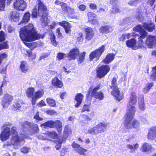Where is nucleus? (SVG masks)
I'll return each mask as SVG.
<instances>
[{"label": "nucleus", "instance_id": "obj_6", "mask_svg": "<svg viewBox=\"0 0 156 156\" xmlns=\"http://www.w3.org/2000/svg\"><path fill=\"white\" fill-rule=\"evenodd\" d=\"M100 87L101 84L100 83L93 88L91 86L88 90V94L87 96V97H88L89 96H90L91 97H94L99 100H102L104 98L103 93L101 91L99 92L97 91L100 88Z\"/></svg>", "mask_w": 156, "mask_h": 156}, {"label": "nucleus", "instance_id": "obj_20", "mask_svg": "<svg viewBox=\"0 0 156 156\" xmlns=\"http://www.w3.org/2000/svg\"><path fill=\"white\" fill-rule=\"evenodd\" d=\"M152 148L151 144L147 143H144L141 147L142 152H148L150 151Z\"/></svg>", "mask_w": 156, "mask_h": 156}, {"label": "nucleus", "instance_id": "obj_54", "mask_svg": "<svg viewBox=\"0 0 156 156\" xmlns=\"http://www.w3.org/2000/svg\"><path fill=\"white\" fill-rule=\"evenodd\" d=\"M112 11L113 13H117L120 12V10L118 8V6L117 5L113 6Z\"/></svg>", "mask_w": 156, "mask_h": 156}, {"label": "nucleus", "instance_id": "obj_30", "mask_svg": "<svg viewBox=\"0 0 156 156\" xmlns=\"http://www.w3.org/2000/svg\"><path fill=\"white\" fill-rule=\"evenodd\" d=\"M115 56V55L114 54H109L103 60V62L105 63H108L113 60Z\"/></svg>", "mask_w": 156, "mask_h": 156}, {"label": "nucleus", "instance_id": "obj_47", "mask_svg": "<svg viewBox=\"0 0 156 156\" xmlns=\"http://www.w3.org/2000/svg\"><path fill=\"white\" fill-rule=\"evenodd\" d=\"M59 24L60 26L64 27V29H65L66 28L69 27L71 26L70 23L65 21L59 22Z\"/></svg>", "mask_w": 156, "mask_h": 156}, {"label": "nucleus", "instance_id": "obj_27", "mask_svg": "<svg viewBox=\"0 0 156 156\" xmlns=\"http://www.w3.org/2000/svg\"><path fill=\"white\" fill-rule=\"evenodd\" d=\"M144 28L149 32H152L154 29L155 25L152 23H144L143 25Z\"/></svg>", "mask_w": 156, "mask_h": 156}, {"label": "nucleus", "instance_id": "obj_32", "mask_svg": "<svg viewBox=\"0 0 156 156\" xmlns=\"http://www.w3.org/2000/svg\"><path fill=\"white\" fill-rule=\"evenodd\" d=\"M55 123L54 121H50L41 124V127H43L44 128L46 127H55Z\"/></svg>", "mask_w": 156, "mask_h": 156}, {"label": "nucleus", "instance_id": "obj_60", "mask_svg": "<svg viewBox=\"0 0 156 156\" xmlns=\"http://www.w3.org/2000/svg\"><path fill=\"white\" fill-rule=\"evenodd\" d=\"M89 109L90 107L88 105H84L81 109V112H83L85 111L89 112L90 111Z\"/></svg>", "mask_w": 156, "mask_h": 156}, {"label": "nucleus", "instance_id": "obj_58", "mask_svg": "<svg viewBox=\"0 0 156 156\" xmlns=\"http://www.w3.org/2000/svg\"><path fill=\"white\" fill-rule=\"evenodd\" d=\"M71 145L75 151L80 147V145L76 143L75 141L73 142Z\"/></svg>", "mask_w": 156, "mask_h": 156}, {"label": "nucleus", "instance_id": "obj_1", "mask_svg": "<svg viewBox=\"0 0 156 156\" xmlns=\"http://www.w3.org/2000/svg\"><path fill=\"white\" fill-rule=\"evenodd\" d=\"M20 35L25 45L31 49L33 48L32 46L35 44L27 42H31L44 37L43 36L36 31L32 23H29L28 25L21 28L20 32Z\"/></svg>", "mask_w": 156, "mask_h": 156}, {"label": "nucleus", "instance_id": "obj_11", "mask_svg": "<svg viewBox=\"0 0 156 156\" xmlns=\"http://www.w3.org/2000/svg\"><path fill=\"white\" fill-rule=\"evenodd\" d=\"M13 99L12 96L9 94L5 95L2 99V105L3 108H7Z\"/></svg>", "mask_w": 156, "mask_h": 156}, {"label": "nucleus", "instance_id": "obj_33", "mask_svg": "<svg viewBox=\"0 0 156 156\" xmlns=\"http://www.w3.org/2000/svg\"><path fill=\"white\" fill-rule=\"evenodd\" d=\"M34 92V89L32 87L29 88L27 89L26 94L28 98H32Z\"/></svg>", "mask_w": 156, "mask_h": 156}, {"label": "nucleus", "instance_id": "obj_51", "mask_svg": "<svg viewBox=\"0 0 156 156\" xmlns=\"http://www.w3.org/2000/svg\"><path fill=\"white\" fill-rule=\"evenodd\" d=\"M5 0H0V11H2L4 10L5 6Z\"/></svg>", "mask_w": 156, "mask_h": 156}, {"label": "nucleus", "instance_id": "obj_40", "mask_svg": "<svg viewBox=\"0 0 156 156\" xmlns=\"http://www.w3.org/2000/svg\"><path fill=\"white\" fill-rule=\"evenodd\" d=\"M46 134L48 137L53 139H56L58 138V135L54 131L51 132H48L46 133Z\"/></svg>", "mask_w": 156, "mask_h": 156}, {"label": "nucleus", "instance_id": "obj_14", "mask_svg": "<svg viewBox=\"0 0 156 156\" xmlns=\"http://www.w3.org/2000/svg\"><path fill=\"white\" fill-rule=\"evenodd\" d=\"M79 55V51L78 49L75 48L72 49L68 53V57L69 60L75 59Z\"/></svg>", "mask_w": 156, "mask_h": 156}, {"label": "nucleus", "instance_id": "obj_59", "mask_svg": "<svg viewBox=\"0 0 156 156\" xmlns=\"http://www.w3.org/2000/svg\"><path fill=\"white\" fill-rule=\"evenodd\" d=\"M139 2L138 0H131L129 2V4L131 6H136Z\"/></svg>", "mask_w": 156, "mask_h": 156}, {"label": "nucleus", "instance_id": "obj_19", "mask_svg": "<svg viewBox=\"0 0 156 156\" xmlns=\"http://www.w3.org/2000/svg\"><path fill=\"white\" fill-rule=\"evenodd\" d=\"M126 44L128 47L132 48V49L136 50L138 49L137 43L134 39L127 41Z\"/></svg>", "mask_w": 156, "mask_h": 156}, {"label": "nucleus", "instance_id": "obj_17", "mask_svg": "<svg viewBox=\"0 0 156 156\" xmlns=\"http://www.w3.org/2000/svg\"><path fill=\"white\" fill-rule=\"evenodd\" d=\"M133 30L140 33L141 37L145 38L147 36V32L140 25H139L133 28Z\"/></svg>", "mask_w": 156, "mask_h": 156}, {"label": "nucleus", "instance_id": "obj_29", "mask_svg": "<svg viewBox=\"0 0 156 156\" xmlns=\"http://www.w3.org/2000/svg\"><path fill=\"white\" fill-rule=\"evenodd\" d=\"M139 147V144L136 143L133 145L131 144H128L126 145V147L130 150V152L133 153L135 152V150H137Z\"/></svg>", "mask_w": 156, "mask_h": 156}, {"label": "nucleus", "instance_id": "obj_34", "mask_svg": "<svg viewBox=\"0 0 156 156\" xmlns=\"http://www.w3.org/2000/svg\"><path fill=\"white\" fill-rule=\"evenodd\" d=\"M30 14L28 12H27L24 14L23 20L21 22V23H27L30 20Z\"/></svg>", "mask_w": 156, "mask_h": 156}, {"label": "nucleus", "instance_id": "obj_5", "mask_svg": "<svg viewBox=\"0 0 156 156\" xmlns=\"http://www.w3.org/2000/svg\"><path fill=\"white\" fill-rule=\"evenodd\" d=\"M47 8L45 11H44L43 9L41 11H39L37 10L36 7L35 9H33L32 16L33 17L37 18L38 16H41V21L43 26L47 25L49 22V20L48 19Z\"/></svg>", "mask_w": 156, "mask_h": 156}, {"label": "nucleus", "instance_id": "obj_38", "mask_svg": "<svg viewBox=\"0 0 156 156\" xmlns=\"http://www.w3.org/2000/svg\"><path fill=\"white\" fill-rule=\"evenodd\" d=\"M138 104L139 107L140 109L142 111H144L145 109V107L144 103V98L143 97L140 99Z\"/></svg>", "mask_w": 156, "mask_h": 156}, {"label": "nucleus", "instance_id": "obj_64", "mask_svg": "<svg viewBox=\"0 0 156 156\" xmlns=\"http://www.w3.org/2000/svg\"><path fill=\"white\" fill-rule=\"evenodd\" d=\"M56 31L58 37H63L62 33L60 32L59 28H57L56 29Z\"/></svg>", "mask_w": 156, "mask_h": 156}, {"label": "nucleus", "instance_id": "obj_25", "mask_svg": "<svg viewBox=\"0 0 156 156\" xmlns=\"http://www.w3.org/2000/svg\"><path fill=\"white\" fill-rule=\"evenodd\" d=\"M20 68L22 72L26 73L29 69L28 65L25 61L21 62Z\"/></svg>", "mask_w": 156, "mask_h": 156}, {"label": "nucleus", "instance_id": "obj_62", "mask_svg": "<svg viewBox=\"0 0 156 156\" xmlns=\"http://www.w3.org/2000/svg\"><path fill=\"white\" fill-rule=\"evenodd\" d=\"M81 116L84 119L87 121H90L91 120V119L89 116L85 114H82L81 115Z\"/></svg>", "mask_w": 156, "mask_h": 156}, {"label": "nucleus", "instance_id": "obj_61", "mask_svg": "<svg viewBox=\"0 0 156 156\" xmlns=\"http://www.w3.org/2000/svg\"><path fill=\"white\" fill-rule=\"evenodd\" d=\"M30 150V148L27 147H23L21 149V152L24 153H27Z\"/></svg>", "mask_w": 156, "mask_h": 156}, {"label": "nucleus", "instance_id": "obj_10", "mask_svg": "<svg viewBox=\"0 0 156 156\" xmlns=\"http://www.w3.org/2000/svg\"><path fill=\"white\" fill-rule=\"evenodd\" d=\"M104 46H102L96 50L92 52L90 55V59L92 60L95 58H97V60L98 59L100 56L104 51Z\"/></svg>", "mask_w": 156, "mask_h": 156}, {"label": "nucleus", "instance_id": "obj_63", "mask_svg": "<svg viewBox=\"0 0 156 156\" xmlns=\"http://www.w3.org/2000/svg\"><path fill=\"white\" fill-rule=\"evenodd\" d=\"M34 119L39 121H41L43 119L42 118H41L39 117L38 112H37V114L34 116Z\"/></svg>", "mask_w": 156, "mask_h": 156}, {"label": "nucleus", "instance_id": "obj_36", "mask_svg": "<svg viewBox=\"0 0 156 156\" xmlns=\"http://www.w3.org/2000/svg\"><path fill=\"white\" fill-rule=\"evenodd\" d=\"M55 123V127H56L57 130L58 132H60L62 130V123L61 122L58 120H57L54 122Z\"/></svg>", "mask_w": 156, "mask_h": 156}, {"label": "nucleus", "instance_id": "obj_16", "mask_svg": "<svg viewBox=\"0 0 156 156\" xmlns=\"http://www.w3.org/2000/svg\"><path fill=\"white\" fill-rule=\"evenodd\" d=\"M156 137V126L151 128L148 130L147 135L148 139L151 140H154Z\"/></svg>", "mask_w": 156, "mask_h": 156}, {"label": "nucleus", "instance_id": "obj_53", "mask_svg": "<svg viewBox=\"0 0 156 156\" xmlns=\"http://www.w3.org/2000/svg\"><path fill=\"white\" fill-rule=\"evenodd\" d=\"M85 54V52H84L80 54L79 60H78L79 63H81L83 62L84 59Z\"/></svg>", "mask_w": 156, "mask_h": 156}, {"label": "nucleus", "instance_id": "obj_4", "mask_svg": "<svg viewBox=\"0 0 156 156\" xmlns=\"http://www.w3.org/2000/svg\"><path fill=\"white\" fill-rule=\"evenodd\" d=\"M21 127L23 131L24 132L27 131L28 128L29 129L30 134L32 135L37 133L38 130V126L36 124L29 122L27 121L23 122L21 123ZM20 136H25V139L26 136L25 135L24 133H22L20 134Z\"/></svg>", "mask_w": 156, "mask_h": 156}, {"label": "nucleus", "instance_id": "obj_48", "mask_svg": "<svg viewBox=\"0 0 156 156\" xmlns=\"http://www.w3.org/2000/svg\"><path fill=\"white\" fill-rule=\"evenodd\" d=\"M87 150L83 148L82 147H80L78 148L76 151L79 154L81 155H83L84 154L85 152H86Z\"/></svg>", "mask_w": 156, "mask_h": 156}, {"label": "nucleus", "instance_id": "obj_55", "mask_svg": "<svg viewBox=\"0 0 156 156\" xmlns=\"http://www.w3.org/2000/svg\"><path fill=\"white\" fill-rule=\"evenodd\" d=\"M66 56V54L62 53H59L57 56V58L59 60H61L63 59L64 57Z\"/></svg>", "mask_w": 156, "mask_h": 156}, {"label": "nucleus", "instance_id": "obj_45", "mask_svg": "<svg viewBox=\"0 0 156 156\" xmlns=\"http://www.w3.org/2000/svg\"><path fill=\"white\" fill-rule=\"evenodd\" d=\"M88 21L89 22L93 19L96 18L97 15L94 13L89 12L87 13Z\"/></svg>", "mask_w": 156, "mask_h": 156}, {"label": "nucleus", "instance_id": "obj_37", "mask_svg": "<svg viewBox=\"0 0 156 156\" xmlns=\"http://www.w3.org/2000/svg\"><path fill=\"white\" fill-rule=\"evenodd\" d=\"M37 1L38 4L37 10H39V11H41L42 9L44 11H45L47 8L44 5L43 3L40 0H37Z\"/></svg>", "mask_w": 156, "mask_h": 156}, {"label": "nucleus", "instance_id": "obj_22", "mask_svg": "<svg viewBox=\"0 0 156 156\" xmlns=\"http://www.w3.org/2000/svg\"><path fill=\"white\" fill-rule=\"evenodd\" d=\"M62 7V10L64 12L69 15H72L75 13L74 9L67 6L66 4H64Z\"/></svg>", "mask_w": 156, "mask_h": 156}, {"label": "nucleus", "instance_id": "obj_28", "mask_svg": "<svg viewBox=\"0 0 156 156\" xmlns=\"http://www.w3.org/2000/svg\"><path fill=\"white\" fill-rule=\"evenodd\" d=\"M83 98V95L80 94H78L75 96V100L77 101V103L75 105L76 107H78L82 103Z\"/></svg>", "mask_w": 156, "mask_h": 156}, {"label": "nucleus", "instance_id": "obj_31", "mask_svg": "<svg viewBox=\"0 0 156 156\" xmlns=\"http://www.w3.org/2000/svg\"><path fill=\"white\" fill-rule=\"evenodd\" d=\"M23 52L24 54L28 56L29 57V58L31 59H33L36 58L35 54H33L30 50H27L24 49L23 50Z\"/></svg>", "mask_w": 156, "mask_h": 156}, {"label": "nucleus", "instance_id": "obj_50", "mask_svg": "<svg viewBox=\"0 0 156 156\" xmlns=\"http://www.w3.org/2000/svg\"><path fill=\"white\" fill-rule=\"evenodd\" d=\"M151 77L154 80H156V66L152 68Z\"/></svg>", "mask_w": 156, "mask_h": 156}, {"label": "nucleus", "instance_id": "obj_7", "mask_svg": "<svg viewBox=\"0 0 156 156\" xmlns=\"http://www.w3.org/2000/svg\"><path fill=\"white\" fill-rule=\"evenodd\" d=\"M108 65L102 66L99 67L97 70V76L99 78L104 77L110 70Z\"/></svg>", "mask_w": 156, "mask_h": 156}, {"label": "nucleus", "instance_id": "obj_52", "mask_svg": "<svg viewBox=\"0 0 156 156\" xmlns=\"http://www.w3.org/2000/svg\"><path fill=\"white\" fill-rule=\"evenodd\" d=\"M83 34L81 32L79 33L77 38V41L80 43H81L83 42Z\"/></svg>", "mask_w": 156, "mask_h": 156}, {"label": "nucleus", "instance_id": "obj_43", "mask_svg": "<svg viewBox=\"0 0 156 156\" xmlns=\"http://www.w3.org/2000/svg\"><path fill=\"white\" fill-rule=\"evenodd\" d=\"M47 102L51 106L55 107L56 106V103L54 100L50 98H48L47 99Z\"/></svg>", "mask_w": 156, "mask_h": 156}, {"label": "nucleus", "instance_id": "obj_35", "mask_svg": "<svg viewBox=\"0 0 156 156\" xmlns=\"http://www.w3.org/2000/svg\"><path fill=\"white\" fill-rule=\"evenodd\" d=\"M134 33H133L131 34L128 33L127 34H123L119 38L120 41H124L126 38H129L130 36H134Z\"/></svg>", "mask_w": 156, "mask_h": 156}, {"label": "nucleus", "instance_id": "obj_8", "mask_svg": "<svg viewBox=\"0 0 156 156\" xmlns=\"http://www.w3.org/2000/svg\"><path fill=\"white\" fill-rule=\"evenodd\" d=\"M14 8L19 11H23L27 7V4L23 0H16L13 5Z\"/></svg>", "mask_w": 156, "mask_h": 156}, {"label": "nucleus", "instance_id": "obj_49", "mask_svg": "<svg viewBox=\"0 0 156 156\" xmlns=\"http://www.w3.org/2000/svg\"><path fill=\"white\" fill-rule=\"evenodd\" d=\"M145 38L141 37V36H140V37L138 38L139 40L138 43L137 44V45L138 47V48H141L143 46L144 44V42L142 40L143 39Z\"/></svg>", "mask_w": 156, "mask_h": 156}, {"label": "nucleus", "instance_id": "obj_57", "mask_svg": "<svg viewBox=\"0 0 156 156\" xmlns=\"http://www.w3.org/2000/svg\"><path fill=\"white\" fill-rule=\"evenodd\" d=\"M8 45L6 42H3L0 44V50L2 49L8 48Z\"/></svg>", "mask_w": 156, "mask_h": 156}, {"label": "nucleus", "instance_id": "obj_44", "mask_svg": "<svg viewBox=\"0 0 156 156\" xmlns=\"http://www.w3.org/2000/svg\"><path fill=\"white\" fill-rule=\"evenodd\" d=\"M131 22V19L129 18H127L120 21L119 25H124Z\"/></svg>", "mask_w": 156, "mask_h": 156}, {"label": "nucleus", "instance_id": "obj_26", "mask_svg": "<svg viewBox=\"0 0 156 156\" xmlns=\"http://www.w3.org/2000/svg\"><path fill=\"white\" fill-rule=\"evenodd\" d=\"M52 85L55 87L61 88L63 86L62 81L60 80L57 77H55L52 80Z\"/></svg>", "mask_w": 156, "mask_h": 156}, {"label": "nucleus", "instance_id": "obj_18", "mask_svg": "<svg viewBox=\"0 0 156 156\" xmlns=\"http://www.w3.org/2000/svg\"><path fill=\"white\" fill-rule=\"evenodd\" d=\"M107 124L105 123L100 122L95 126V128L98 133H101L105 131V129L107 126Z\"/></svg>", "mask_w": 156, "mask_h": 156}, {"label": "nucleus", "instance_id": "obj_23", "mask_svg": "<svg viewBox=\"0 0 156 156\" xmlns=\"http://www.w3.org/2000/svg\"><path fill=\"white\" fill-rule=\"evenodd\" d=\"M137 97L136 93L133 92L131 93L129 101L128 104L135 105L137 102Z\"/></svg>", "mask_w": 156, "mask_h": 156}, {"label": "nucleus", "instance_id": "obj_42", "mask_svg": "<svg viewBox=\"0 0 156 156\" xmlns=\"http://www.w3.org/2000/svg\"><path fill=\"white\" fill-rule=\"evenodd\" d=\"M65 140L66 139L65 138H63L59 140L55 146V148L57 150H59L60 149L62 144L65 142Z\"/></svg>", "mask_w": 156, "mask_h": 156}, {"label": "nucleus", "instance_id": "obj_24", "mask_svg": "<svg viewBox=\"0 0 156 156\" xmlns=\"http://www.w3.org/2000/svg\"><path fill=\"white\" fill-rule=\"evenodd\" d=\"M11 20L14 22H17L19 20V13L16 11H12L10 14Z\"/></svg>", "mask_w": 156, "mask_h": 156}, {"label": "nucleus", "instance_id": "obj_41", "mask_svg": "<svg viewBox=\"0 0 156 156\" xmlns=\"http://www.w3.org/2000/svg\"><path fill=\"white\" fill-rule=\"evenodd\" d=\"M50 35V38L51 43L54 46H56L57 45L58 42L56 41L55 35L53 32H51Z\"/></svg>", "mask_w": 156, "mask_h": 156}, {"label": "nucleus", "instance_id": "obj_21", "mask_svg": "<svg viewBox=\"0 0 156 156\" xmlns=\"http://www.w3.org/2000/svg\"><path fill=\"white\" fill-rule=\"evenodd\" d=\"M113 30L112 27L109 26H102L99 29L100 32L102 33H108L112 31Z\"/></svg>", "mask_w": 156, "mask_h": 156}, {"label": "nucleus", "instance_id": "obj_15", "mask_svg": "<svg viewBox=\"0 0 156 156\" xmlns=\"http://www.w3.org/2000/svg\"><path fill=\"white\" fill-rule=\"evenodd\" d=\"M86 33V39L90 41L92 39L94 35V30L90 27H88L85 30Z\"/></svg>", "mask_w": 156, "mask_h": 156}, {"label": "nucleus", "instance_id": "obj_13", "mask_svg": "<svg viewBox=\"0 0 156 156\" xmlns=\"http://www.w3.org/2000/svg\"><path fill=\"white\" fill-rule=\"evenodd\" d=\"M147 46L151 48L156 44V37L154 36L149 35L146 41Z\"/></svg>", "mask_w": 156, "mask_h": 156}, {"label": "nucleus", "instance_id": "obj_3", "mask_svg": "<svg viewBox=\"0 0 156 156\" xmlns=\"http://www.w3.org/2000/svg\"><path fill=\"white\" fill-rule=\"evenodd\" d=\"M134 105L133 104L127 105L128 113L125 116L124 126L126 128L128 129L133 128L137 129L140 126V123L137 120H133L136 111V109Z\"/></svg>", "mask_w": 156, "mask_h": 156}, {"label": "nucleus", "instance_id": "obj_39", "mask_svg": "<svg viewBox=\"0 0 156 156\" xmlns=\"http://www.w3.org/2000/svg\"><path fill=\"white\" fill-rule=\"evenodd\" d=\"M153 85V84L152 83H148L143 88V92L145 94L147 93Z\"/></svg>", "mask_w": 156, "mask_h": 156}, {"label": "nucleus", "instance_id": "obj_46", "mask_svg": "<svg viewBox=\"0 0 156 156\" xmlns=\"http://www.w3.org/2000/svg\"><path fill=\"white\" fill-rule=\"evenodd\" d=\"M96 129L95 126L92 128L89 129L87 133L91 134L93 135L98 134V133Z\"/></svg>", "mask_w": 156, "mask_h": 156}, {"label": "nucleus", "instance_id": "obj_12", "mask_svg": "<svg viewBox=\"0 0 156 156\" xmlns=\"http://www.w3.org/2000/svg\"><path fill=\"white\" fill-rule=\"evenodd\" d=\"M44 94V91L42 90L35 92L32 98L31 102L33 105H35L36 101L42 97Z\"/></svg>", "mask_w": 156, "mask_h": 156}, {"label": "nucleus", "instance_id": "obj_9", "mask_svg": "<svg viewBox=\"0 0 156 156\" xmlns=\"http://www.w3.org/2000/svg\"><path fill=\"white\" fill-rule=\"evenodd\" d=\"M112 89V91L111 92V94L118 101H120L123 98V94L122 93H120L119 89L117 87L114 86L111 87Z\"/></svg>", "mask_w": 156, "mask_h": 156}, {"label": "nucleus", "instance_id": "obj_56", "mask_svg": "<svg viewBox=\"0 0 156 156\" xmlns=\"http://www.w3.org/2000/svg\"><path fill=\"white\" fill-rule=\"evenodd\" d=\"M136 18L139 21H141L144 19V17L141 12H138Z\"/></svg>", "mask_w": 156, "mask_h": 156}, {"label": "nucleus", "instance_id": "obj_2", "mask_svg": "<svg viewBox=\"0 0 156 156\" xmlns=\"http://www.w3.org/2000/svg\"><path fill=\"white\" fill-rule=\"evenodd\" d=\"M3 131L0 135V138L2 141H4L8 139L10 136L12 135L11 140V144L13 145L20 146L25 136H19L17 133L16 131V128L12 127L10 130L9 127L8 125H5L2 127Z\"/></svg>", "mask_w": 156, "mask_h": 156}]
</instances>
